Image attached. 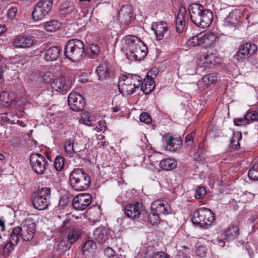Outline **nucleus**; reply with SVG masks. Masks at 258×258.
Masks as SVG:
<instances>
[{"label":"nucleus","mask_w":258,"mask_h":258,"mask_svg":"<svg viewBox=\"0 0 258 258\" xmlns=\"http://www.w3.org/2000/svg\"><path fill=\"white\" fill-rule=\"evenodd\" d=\"M166 144V149L170 151H174L180 148L182 145V140L180 138H173L168 135L163 137Z\"/></svg>","instance_id":"nucleus-20"},{"label":"nucleus","mask_w":258,"mask_h":258,"mask_svg":"<svg viewBox=\"0 0 258 258\" xmlns=\"http://www.w3.org/2000/svg\"><path fill=\"white\" fill-rule=\"evenodd\" d=\"M216 58V56L213 54L205 53L201 56L200 60L204 67L212 68L217 63Z\"/></svg>","instance_id":"nucleus-29"},{"label":"nucleus","mask_w":258,"mask_h":258,"mask_svg":"<svg viewBox=\"0 0 258 258\" xmlns=\"http://www.w3.org/2000/svg\"><path fill=\"white\" fill-rule=\"evenodd\" d=\"M126 77L128 79L131 80L130 81L132 85L135 86V89L141 87L143 81L140 76L135 74H129Z\"/></svg>","instance_id":"nucleus-37"},{"label":"nucleus","mask_w":258,"mask_h":258,"mask_svg":"<svg viewBox=\"0 0 258 258\" xmlns=\"http://www.w3.org/2000/svg\"><path fill=\"white\" fill-rule=\"evenodd\" d=\"M68 103L70 108L75 111L82 110L85 106V101L79 93L72 92L68 96Z\"/></svg>","instance_id":"nucleus-11"},{"label":"nucleus","mask_w":258,"mask_h":258,"mask_svg":"<svg viewBox=\"0 0 258 258\" xmlns=\"http://www.w3.org/2000/svg\"><path fill=\"white\" fill-rule=\"evenodd\" d=\"M188 11L191 21L201 28H208L213 20L212 12L204 9L200 4H192L189 6Z\"/></svg>","instance_id":"nucleus-1"},{"label":"nucleus","mask_w":258,"mask_h":258,"mask_svg":"<svg viewBox=\"0 0 258 258\" xmlns=\"http://www.w3.org/2000/svg\"><path fill=\"white\" fill-rule=\"evenodd\" d=\"M72 86V81L63 76L55 78L51 84V88L59 92H67L71 88Z\"/></svg>","instance_id":"nucleus-12"},{"label":"nucleus","mask_w":258,"mask_h":258,"mask_svg":"<svg viewBox=\"0 0 258 258\" xmlns=\"http://www.w3.org/2000/svg\"><path fill=\"white\" fill-rule=\"evenodd\" d=\"M248 176L252 180H258V163L254 164L249 170Z\"/></svg>","instance_id":"nucleus-43"},{"label":"nucleus","mask_w":258,"mask_h":258,"mask_svg":"<svg viewBox=\"0 0 258 258\" xmlns=\"http://www.w3.org/2000/svg\"><path fill=\"white\" fill-rule=\"evenodd\" d=\"M61 51L58 46H51L45 51L44 58L47 61H55L59 57Z\"/></svg>","instance_id":"nucleus-23"},{"label":"nucleus","mask_w":258,"mask_h":258,"mask_svg":"<svg viewBox=\"0 0 258 258\" xmlns=\"http://www.w3.org/2000/svg\"><path fill=\"white\" fill-rule=\"evenodd\" d=\"M218 39L217 34L213 32H208L202 33L203 44L205 47L213 46Z\"/></svg>","instance_id":"nucleus-25"},{"label":"nucleus","mask_w":258,"mask_h":258,"mask_svg":"<svg viewBox=\"0 0 258 258\" xmlns=\"http://www.w3.org/2000/svg\"><path fill=\"white\" fill-rule=\"evenodd\" d=\"M238 49L249 57L257 51V47L254 43L246 42L241 44L238 47Z\"/></svg>","instance_id":"nucleus-28"},{"label":"nucleus","mask_w":258,"mask_h":258,"mask_svg":"<svg viewBox=\"0 0 258 258\" xmlns=\"http://www.w3.org/2000/svg\"><path fill=\"white\" fill-rule=\"evenodd\" d=\"M64 54L74 62L82 60L86 55L84 43L77 39L69 40L66 44Z\"/></svg>","instance_id":"nucleus-2"},{"label":"nucleus","mask_w":258,"mask_h":258,"mask_svg":"<svg viewBox=\"0 0 258 258\" xmlns=\"http://www.w3.org/2000/svg\"><path fill=\"white\" fill-rule=\"evenodd\" d=\"M50 188L43 187L34 194L32 203L34 207L38 210L46 209L50 204Z\"/></svg>","instance_id":"nucleus-6"},{"label":"nucleus","mask_w":258,"mask_h":258,"mask_svg":"<svg viewBox=\"0 0 258 258\" xmlns=\"http://www.w3.org/2000/svg\"><path fill=\"white\" fill-rule=\"evenodd\" d=\"M108 66L105 63L99 65L96 70L100 79H105L109 76V71Z\"/></svg>","instance_id":"nucleus-33"},{"label":"nucleus","mask_w":258,"mask_h":258,"mask_svg":"<svg viewBox=\"0 0 258 258\" xmlns=\"http://www.w3.org/2000/svg\"><path fill=\"white\" fill-rule=\"evenodd\" d=\"M89 49L91 52V54H90L91 58H95L99 55L100 52V48L98 45L91 44L89 46Z\"/></svg>","instance_id":"nucleus-46"},{"label":"nucleus","mask_w":258,"mask_h":258,"mask_svg":"<svg viewBox=\"0 0 258 258\" xmlns=\"http://www.w3.org/2000/svg\"><path fill=\"white\" fill-rule=\"evenodd\" d=\"M155 84L153 78L147 75L142 81L141 90L146 94H150L154 89Z\"/></svg>","instance_id":"nucleus-26"},{"label":"nucleus","mask_w":258,"mask_h":258,"mask_svg":"<svg viewBox=\"0 0 258 258\" xmlns=\"http://www.w3.org/2000/svg\"><path fill=\"white\" fill-rule=\"evenodd\" d=\"M77 12L76 6L71 2L62 4L59 9V13L62 17L75 15Z\"/></svg>","instance_id":"nucleus-24"},{"label":"nucleus","mask_w":258,"mask_h":258,"mask_svg":"<svg viewBox=\"0 0 258 258\" xmlns=\"http://www.w3.org/2000/svg\"><path fill=\"white\" fill-rule=\"evenodd\" d=\"M213 242L214 244H217L218 245H219L221 247H224V245H225V241H224V240L223 239H219V238L213 239Z\"/></svg>","instance_id":"nucleus-61"},{"label":"nucleus","mask_w":258,"mask_h":258,"mask_svg":"<svg viewBox=\"0 0 258 258\" xmlns=\"http://www.w3.org/2000/svg\"><path fill=\"white\" fill-rule=\"evenodd\" d=\"M160 168L165 171L171 170L177 166V162L172 158H166L162 160L159 163Z\"/></svg>","instance_id":"nucleus-30"},{"label":"nucleus","mask_w":258,"mask_h":258,"mask_svg":"<svg viewBox=\"0 0 258 258\" xmlns=\"http://www.w3.org/2000/svg\"><path fill=\"white\" fill-rule=\"evenodd\" d=\"M82 121L84 124L88 125L89 126H94L95 125V124L94 123V121H92L90 119H85L83 118L82 119Z\"/></svg>","instance_id":"nucleus-62"},{"label":"nucleus","mask_w":258,"mask_h":258,"mask_svg":"<svg viewBox=\"0 0 258 258\" xmlns=\"http://www.w3.org/2000/svg\"><path fill=\"white\" fill-rule=\"evenodd\" d=\"M241 13L240 10L235 9L232 11L225 19L224 25L226 27H235L241 21Z\"/></svg>","instance_id":"nucleus-16"},{"label":"nucleus","mask_w":258,"mask_h":258,"mask_svg":"<svg viewBox=\"0 0 258 258\" xmlns=\"http://www.w3.org/2000/svg\"><path fill=\"white\" fill-rule=\"evenodd\" d=\"M238 140V137H233L230 140V146L231 148H232L234 150H238L239 148L240 145L239 144Z\"/></svg>","instance_id":"nucleus-52"},{"label":"nucleus","mask_w":258,"mask_h":258,"mask_svg":"<svg viewBox=\"0 0 258 258\" xmlns=\"http://www.w3.org/2000/svg\"><path fill=\"white\" fill-rule=\"evenodd\" d=\"M233 122L234 124L237 126H241L248 124V121H247L246 118H245V115L243 117L234 119Z\"/></svg>","instance_id":"nucleus-51"},{"label":"nucleus","mask_w":258,"mask_h":258,"mask_svg":"<svg viewBox=\"0 0 258 258\" xmlns=\"http://www.w3.org/2000/svg\"><path fill=\"white\" fill-rule=\"evenodd\" d=\"M53 75L49 72L45 73L42 77L43 81L45 83H49L51 81Z\"/></svg>","instance_id":"nucleus-56"},{"label":"nucleus","mask_w":258,"mask_h":258,"mask_svg":"<svg viewBox=\"0 0 258 258\" xmlns=\"http://www.w3.org/2000/svg\"><path fill=\"white\" fill-rule=\"evenodd\" d=\"M70 228V224L69 221L66 220L57 228V230L60 233H63Z\"/></svg>","instance_id":"nucleus-54"},{"label":"nucleus","mask_w":258,"mask_h":258,"mask_svg":"<svg viewBox=\"0 0 258 258\" xmlns=\"http://www.w3.org/2000/svg\"><path fill=\"white\" fill-rule=\"evenodd\" d=\"M140 209L141 206L138 203L127 204L124 209L125 214L132 219L139 218L141 213Z\"/></svg>","instance_id":"nucleus-21"},{"label":"nucleus","mask_w":258,"mask_h":258,"mask_svg":"<svg viewBox=\"0 0 258 258\" xmlns=\"http://www.w3.org/2000/svg\"><path fill=\"white\" fill-rule=\"evenodd\" d=\"M188 14L185 8L184 7H180L177 15L176 22V29L178 33H182L183 31L186 24V18Z\"/></svg>","instance_id":"nucleus-17"},{"label":"nucleus","mask_w":258,"mask_h":258,"mask_svg":"<svg viewBox=\"0 0 258 258\" xmlns=\"http://www.w3.org/2000/svg\"><path fill=\"white\" fill-rule=\"evenodd\" d=\"M70 183L76 191L87 190L90 185V176L81 168L74 169L70 174Z\"/></svg>","instance_id":"nucleus-3"},{"label":"nucleus","mask_w":258,"mask_h":258,"mask_svg":"<svg viewBox=\"0 0 258 258\" xmlns=\"http://www.w3.org/2000/svg\"><path fill=\"white\" fill-rule=\"evenodd\" d=\"M7 66L6 65H0V79L2 78L3 73L4 72L5 69H6Z\"/></svg>","instance_id":"nucleus-63"},{"label":"nucleus","mask_w":258,"mask_h":258,"mask_svg":"<svg viewBox=\"0 0 258 258\" xmlns=\"http://www.w3.org/2000/svg\"><path fill=\"white\" fill-rule=\"evenodd\" d=\"M133 16V8L130 5L123 6L118 13L119 20L123 24L128 23Z\"/></svg>","instance_id":"nucleus-19"},{"label":"nucleus","mask_w":258,"mask_h":258,"mask_svg":"<svg viewBox=\"0 0 258 258\" xmlns=\"http://www.w3.org/2000/svg\"><path fill=\"white\" fill-rule=\"evenodd\" d=\"M239 234V229L237 227L231 226L224 231V236L226 238L233 239Z\"/></svg>","instance_id":"nucleus-35"},{"label":"nucleus","mask_w":258,"mask_h":258,"mask_svg":"<svg viewBox=\"0 0 258 258\" xmlns=\"http://www.w3.org/2000/svg\"><path fill=\"white\" fill-rule=\"evenodd\" d=\"M189 251H179L176 254L175 258H190L188 255Z\"/></svg>","instance_id":"nucleus-59"},{"label":"nucleus","mask_w":258,"mask_h":258,"mask_svg":"<svg viewBox=\"0 0 258 258\" xmlns=\"http://www.w3.org/2000/svg\"><path fill=\"white\" fill-rule=\"evenodd\" d=\"M10 242L7 243L4 247V255L6 256H8L12 251L14 250V246L18 243L15 242L12 240V233L10 235Z\"/></svg>","instance_id":"nucleus-39"},{"label":"nucleus","mask_w":258,"mask_h":258,"mask_svg":"<svg viewBox=\"0 0 258 258\" xmlns=\"http://www.w3.org/2000/svg\"><path fill=\"white\" fill-rule=\"evenodd\" d=\"M96 248V243L92 240H89L85 242L83 246L82 247V250L84 253L85 252H92L94 251L95 249Z\"/></svg>","instance_id":"nucleus-38"},{"label":"nucleus","mask_w":258,"mask_h":258,"mask_svg":"<svg viewBox=\"0 0 258 258\" xmlns=\"http://www.w3.org/2000/svg\"><path fill=\"white\" fill-rule=\"evenodd\" d=\"M54 165L57 171L62 170L64 165V158L60 156H57L55 159Z\"/></svg>","instance_id":"nucleus-41"},{"label":"nucleus","mask_w":258,"mask_h":258,"mask_svg":"<svg viewBox=\"0 0 258 258\" xmlns=\"http://www.w3.org/2000/svg\"><path fill=\"white\" fill-rule=\"evenodd\" d=\"M104 253L108 258L109 256L114 254L115 252L111 248L108 247L104 250Z\"/></svg>","instance_id":"nucleus-60"},{"label":"nucleus","mask_w":258,"mask_h":258,"mask_svg":"<svg viewBox=\"0 0 258 258\" xmlns=\"http://www.w3.org/2000/svg\"><path fill=\"white\" fill-rule=\"evenodd\" d=\"M128 79L126 76H123L118 82V87L119 91L123 96H129L133 94L135 91V86Z\"/></svg>","instance_id":"nucleus-15"},{"label":"nucleus","mask_w":258,"mask_h":258,"mask_svg":"<svg viewBox=\"0 0 258 258\" xmlns=\"http://www.w3.org/2000/svg\"><path fill=\"white\" fill-rule=\"evenodd\" d=\"M5 228V221L0 219V230L2 231H4Z\"/></svg>","instance_id":"nucleus-64"},{"label":"nucleus","mask_w":258,"mask_h":258,"mask_svg":"<svg viewBox=\"0 0 258 258\" xmlns=\"http://www.w3.org/2000/svg\"><path fill=\"white\" fill-rule=\"evenodd\" d=\"M147 221L152 225H156L160 222L159 215L156 213L154 211L148 214Z\"/></svg>","instance_id":"nucleus-42"},{"label":"nucleus","mask_w":258,"mask_h":258,"mask_svg":"<svg viewBox=\"0 0 258 258\" xmlns=\"http://www.w3.org/2000/svg\"><path fill=\"white\" fill-rule=\"evenodd\" d=\"M82 235V231L80 228H73L71 229L67 235L68 241L70 244L75 243Z\"/></svg>","instance_id":"nucleus-31"},{"label":"nucleus","mask_w":258,"mask_h":258,"mask_svg":"<svg viewBox=\"0 0 258 258\" xmlns=\"http://www.w3.org/2000/svg\"><path fill=\"white\" fill-rule=\"evenodd\" d=\"M92 196L88 194H81L74 198L72 206L76 210H85L91 203Z\"/></svg>","instance_id":"nucleus-10"},{"label":"nucleus","mask_w":258,"mask_h":258,"mask_svg":"<svg viewBox=\"0 0 258 258\" xmlns=\"http://www.w3.org/2000/svg\"><path fill=\"white\" fill-rule=\"evenodd\" d=\"M192 223L202 228H208L215 221L214 213L210 209L199 208L193 213Z\"/></svg>","instance_id":"nucleus-4"},{"label":"nucleus","mask_w":258,"mask_h":258,"mask_svg":"<svg viewBox=\"0 0 258 258\" xmlns=\"http://www.w3.org/2000/svg\"><path fill=\"white\" fill-rule=\"evenodd\" d=\"M195 137L194 131L188 134L185 138V145L186 148L189 150H192L195 147V143L194 138Z\"/></svg>","instance_id":"nucleus-36"},{"label":"nucleus","mask_w":258,"mask_h":258,"mask_svg":"<svg viewBox=\"0 0 258 258\" xmlns=\"http://www.w3.org/2000/svg\"><path fill=\"white\" fill-rule=\"evenodd\" d=\"M234 58L236 59L238 61H243L246 59H248L249 57L246 55V54L242 52L239 49L234 55Z\"/></svg>","instance_id":"nucleus-50"},{"label":"nucleus","mask_w":258,"mask_h":258,"mask_svg":"<svg viewBox=\"0 0 258 258\" xmlns=\"http://www.w3.org/2000/svg\"><path fill=\"white\" fill-rule=\"evenodd\" d=\"M245 118L248 121V124L251 123L258 119V113L256 111H249L245 115Z\"/></svg>","instance_id":"nucleus-44"},{"label":"nucleus","mask_w":258,"mask_h":258,"mask_svg":"<svg viewBox=\"0 0 258 258\" xmlns=\"http://www.w3.org/2000/svg\"><path fill=\"white\" fill-rule=\"evenodd\" d=\"M208 249L206 246L204 245L199 246L196 250V254L201 257H205L207 252Z\"/></svg>","instance_id":"nucleus-48"},{"label":"nucleus","mask_w":258,"mask_h":258,"mask_svg":"<svg viewBox=\"0 0 258 258\" xmlns=\"http://www.w3.org/2000/svg\"><path fill=\"white\" fill-rule=\"evenodd\" d=\"M59 23L56 20H52L49 22H46L44 24V29L50 32H55L60 28Z\"/></svg>","instance_id":"nucleus-34"},{"label":"nucleus","mask_w":258,"mask_h":258,"mask_svg":"<svg viewBox=\"0 0 258 258\" xmlns=\"http://www.w3.org/2000/svg\"><path fill=\"white\" fill-rule=\"evenodd\" d=\"M29 160L31 167L36 173L40 175L44 173L48 163L44 156L39 153H32Z\"/></svg>","instance_id":"nucleus-9"},{"label":"nucleus","mask_w":258,"mask_h":258,"mask_svg":"<svg viewBox=\"0 0 258 258\" xmlns=\"http://www.w3.org/2000/svg\"><path fill=\"white\" fill-rule=\"evenodd\" d=\"M34 43V41L31 37L17 38L14 41V45L18 48H28Z\"/></svg>","instance_id":"nucleus-27"},{"label":"nucleus","mask_w":258,"mask_h":258,"mask_svg":"<svg viewBox=\"0 0 258 258\" xmlns=\"http://www.w3.org/2000/svg\"><path fill=\"white\" fill-rule=\"evenodd\" d=\"M140 120L141 122L146 123L147 124L151 122L152 119L149 114L146 112H143L141 114L140 116Z\"/></svg>","instance_id":"nucleus-53"},{"label":"nucleus","mask_w":258,"mask_h":258,"mask_svg":"<svg viewBox=\"0 0 258 258\" xmlns=\"http://www.w3.org/2000/svg\"><path fill=\"white\" fill-rule=\"evenodd\" d=\"M202 33H199L188 39V43L192 46L203 44Z\"/></svg>","instance_id":"nucleus-40"},{"label":"nucleus","mask_w":258,"mask_h":258,"mask_svg":"<svg viewBox=\"0 0 258 258\" xmlns=\"http://www.w3.org/2000/svg\"><path fill=\"white\" fill-rule=\"evenodd\" d=\"M136 42L138 43V47L126 55L128 59L131 60H140L143 59L147 53V47L143 42L139 43L136 41Z\"/></svg>","instance_id":"nucleus-14"},{"label":"nucleus","mask_w":258,"mask_h":258,"mask_svg":"<svg viewBox=\"0 0 258 258\" xmlns=\"http://www.w3.org/2000/svg\"><path fill=\"white\" fill-rule=\"evenodd\" d=\"M17 12L18 9L17 8H12L10 9L8 12V17L11 19H14L16 17Z\"/></svg>","instance_id":"nucleus-58"},{"label":"nucleus","mask_w":258,"mask_h":258,"mask_svg":"<svg viewBox=\"0 0 258 258\" xmlns=\"http://www.w3.org/2000/svg\"><path fill=\"white\" fill-rule=\"evenodd\" d=\"M151 211H154L159 215L161 214H168L170 213L171 209L169 205L164 204L161 201H156L153 202L151 206Z\"/></svg>","instance_id":"nucleus-18"},{"label":"nucleus","mask_w":258,"mask_h":258,"mask_svg":"<svg viewBox=\"0 0 258 258\" xmlns=\"http://www.w3.org/2000/svg\"><path fill=\"white\" fill-rule=\"evenodd\" d=\"M16 97V95L13 92L3 91L0 95V101L8 104H10L15 100Z\"/></svg>","instance_id":"nucleus-32"},{"label":"nucleus","mask_w":258,"mask_h":258,"mask_svg":"<svg viewBox=\"0 0 258 258\" xmlns=\"http://www.w3.org/2000/svg\"><path fill=\"white\" fill-rule=\"evenodd\" d=\"M108 232L105 228L98 227L95 229L93 233L94 239L99 244L105 243L108 238Z\"/></svg>","instance_id":"nucleus-22"},{"label":"nucleus","mask_w":258,"mask_h":258,"mask_svg":"<svg viewBox=\"0 0 258 258\" xmlns=\"http://www.w3.org/2000/svg\"><path fill=\"white\" fill-rule=\"evenodd\" d=\"M53 5V0H40L35 6L32 18L35 21L43 19L48 15Z\"/></svg>","instance_id":"nucleus-8"},{"label":"nucleus","mask_w":258,"mask_h":258,"mask_svg":"<svg viewBox=\"0 0 258 258\" xmlns=\"http://www.w3.org/2000/svg\"><path fill=\"white\" fill-rule=\"evenodd\" d=\"M70 202V198L68 195H63L59 200L58 205L63 208Z\"/></svg>","instance_id":"nucleus-55"},{"label":"nucleus","mask_w":258,"mask_h":258,"mask_svg":"<svg viewBox=\"0 0 258 258\" xmlns=\"http://www.w3.org/2000/svg\"><path fill=\"white\" fill-rule=\"evenodd\" d=\"M136 41L139 43H142L143 41L137 36L133 35H128L125 36L123 39V44L122 46V50L127 55L128 53H130L138 47V43H136Z\"/></svg>","instance_id":"nucleus-13"},{"label":"nucleus","mask_w":258,"mask_h":258,"mask_svg":"<svg viewBox=\"0 0 258 258\" xmlns=\"http://www.w3.org/2000/svg\"><path fill=\"white\" fill-rule=\"evenodd\" d=\"M152 258H170L168 254L163 251H157L155 252Z\"/></svg>","instance_id":"nucleus-57"},{"label":"nucleus","mask_w":258,"mask_h":258,"mask_svg":"<svg viewBox=\"0 0 258 258\" xmlns=\"http://www.w3.org/2000/svg\"><path fill=\"white\" fill-rule=\"evenodd\" d=\"M35 225L32 222L25 223L22 228L15 227L12 232V240L16 243H18L21 238L24 241L31 240L35 233Z\"/></svg>","instance_id":"nucleus-5"},{"label":"nucleus","mask_w":258,"mask_h":258,"mask_svg":"<svg viewBox=\"0 0 258 258\" xmlns=\"http://www.w3.org/2000/svg\"><path fill=\"white\" fill-rule=\"evenodd\" d=\"M170 28L169 25L163 21L154 22L152 25V29L154 31L157 40H161L163 38L166 41L172 40L174 35Z\"/></svg>","instance_id":"nucleus-7"},{"label":"nucleus","mask_w":258,"mask_h":258,"mask_svg":"<svg viewBox=\"0 0 258 258\" xmlns=\"http://www.w3.org/2000/svg\"><path fill=\"white\" fill-rule=\"evenodd\" d=\"M64 150L67 155L72 156L75 153L74 143L71 141L66 142L64 145Z\"/></svg>","instance_id":"nucleus-47"},{"label":"nucleus","mask_w":258,"mask_h":258,"mask_svg":"<svg viewBox=\"0 0 258 258\" xmlns=\"http://www.w3.org/2000/svg\"><path fill=\"white\" fill-rule=\"evenodd\" d=\"M216 76L214 74H209L204 76L202 78L203 82L207 85H210L213 84L216 80Z\"/></svg>","instance_id":"nucleus-45"},{"label":"nucleus","mask_w":258,"mask_h":258,"mask_svg":"<svg viewBox=\"0 0 258 258\" xmlns=\"http://www.w3.org/2000/svg\"><path fill=\"white\" fill-rule=\"evenodd\" d=\"M206 194V188L204 187H198L196 190L195 197L197 199L203 198Z\"/></svg>","instance_id":"nucleus-49"}]
</instances>
